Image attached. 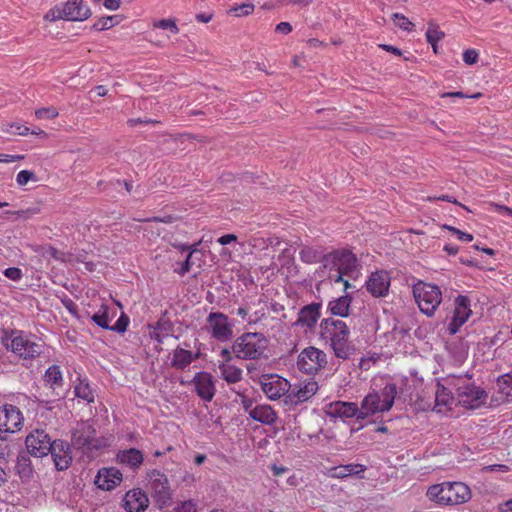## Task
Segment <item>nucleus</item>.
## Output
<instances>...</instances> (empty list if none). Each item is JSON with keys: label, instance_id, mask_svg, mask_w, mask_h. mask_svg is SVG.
Returning a JSON list of instances; mask_svg holds the SVG:
<instances>
[{"label": "nucleus", "instance_id": "6", "mask_svg": "<svg viewBox=\"0 0 512 512\" xmlns=\"http://www.w3.org/2000/svg\"><path fill=\"white\" fill-rule=\"evenodd\" d=\"M413 296L420 311L433 316L442 302V292L437 285L418 281L413 286Z\"/></svg>", "mask_w": 512, "mask_h": 512}, {"label": "nucleus", "instance_id": "8", "mask_svg": "<svg viewBox=\"0 0 512 512\" xmlns=\"http://www.w3.org/2000/svg\"><path fill=\"white\" fill-rule=\"evenodd\" d=\"M455 405V398L452 392L440 382L436 383L433 400L425 401L423 398L418 403V408L424 411L431 410L438 414L447 415Z\"/></svg>", "mask_w": 512, "mask_h": 512}, {"label": "nucleus", "instance_id": "37", "mask_svg": "<svg viewBox=\"0 0 512 512\" xmlns=\"http://www.w3.org/2000/svg\"><path fill=\"white\" fill-rule=\"evenodd\" d=\"M119 23V16H106L100 18L96 23L93 24L92 29L96 31L107 30Z\"/></svg>", "mask_w": 512, "mask_h": 512}, {"label": "nucleus", "instance_id": "34", "mask_svg": "<svg viewBox=\"0 0 512 512\" xmlns=\"http://www.w3.org/2000/svg\"><path fill=\"white\" fill-rule=\"evenodd\" d=\"M221 377L229 384H235L242 379V370L234 365L222 363L219 365Z\"/></svg>", "mask_w": 512, "mask_h": 512}, {"label": "nucleus", "instance_id": "54", "mask_svg": "<svg viewBox=\"0 0 512 512\" xmlns=\"http://www.w3.org/2000/svg\"><path fill=\"white\" fill-rule=\"evenodd\" d=\"M11 133L16 135L25 136L29 133V128L26 126H22L19 124H13L11 125Z\"/></svg>", "mask_w": 512, "mask_h": 512}, {"label": "nucleus", "instance_id": "10", "mask_svg": "<svg viewBox=\"0 0 512 512\" xmlns=\"http://www.w3.org/2000/svg\"><path fill=\"white\" fill-rule=\"evenodd\" d=\"M458 403L468 409H476L484 405L487 393L473 383H465L457 388Z\"/></svg>", "mask_w": 512, "mask_h": 512}, {"label": "nucleus", "instance_id": "57", "mask_svg": "<svg viewBox=\"0 0 512 512\" xmlns=\"http://www.w3.org/2000/svg\"><path fill=\"white\" fill-rule=\"evenodd\" d=\"M492 206L498 213L512 216V208L496 203H493Z\"/></svg>", "mask_w": 512, "mask_h": 512}, {"label": "nucleus", "instance_id": "30", "mask_svg": "<svg viewBox=\"0 0 512 512\" xmlns=\"http://www.w3.org/2000/svg\"><path fill=\"white\" fill-rule=\"evenodd\" d=\"M363 466L358 464L341 465L327 469V474L333 478H345L363 472Z\"/></svg>", "mask_w": 512, "mask_h": 512}, {"label": "nucleus", "instance_id": "44", "mask_svg": "<svg viewBox=\"0 0 512 512\" xmlns=\"http://www.w3.org/2000/svg\"><path fill=\"white\" fill-rule=\"evenodd\" d=\"M301 259L306 263H314L319 259V254L317 251L311 248L302 249L300 252Z\"/></svg>", "mask_w": 512, "mask_h": 512}, {"label": "nucleus", "instance_id": "63", "mask_svg": "<svg viewBox=\"0 0 512 512\" xmlns=\"http://www.w3.org/2000/svg\"><path fill=\"white\" fill-rule=\"evenodd\" d=\"M196 19L199 22L208 23L212 19V15H207V14H204V13H199V14L196 15Z\"/></svg>", "mask_w": 512, "mask_h": 512}, {"label": "nucleus", "instance_id": "49", "mask_svg": "<svg viewBox=\"0 0 512 512\" xmlns=\"http://www.w3.org/2000/svg\"><path fill=\"white\" fill-rule=\"evenodd\" d=\"M478 60V53L474 49H467L463 53V61L468 64L472 65L475 64Z\"/></svg>", "mask_w": 512, "mask_h": 512}, {"label": "nucleus", "instance_id": "56", "mask_svg": "<svg viewBox=\"0 0 512 512\" xmlns=\"http://www.w3.org/2000/svg\"><path fill=\"white\" fill-rule=\"evenodd\" d=\"M276 31L282 34H288L292 31V26L288 22H280L276 26Z\"/></svg>", "mask_w": 512, "mask_h": 512}, {"label": "nucleus", "instance_id": "59", "mask_svg": "<svg viewBox=\"0 0 512 512\" xmlns=\"http://www.w3.org/2000/svg\"><path fill=\"white\" fill-rule=\"evenodd\" d=\"M236 240H237V237L234 234H226V235L221 236L218 239V242L221 245H227V244H230L231 242H234Z\"/></svg>", "mask_w": 512, "mask_h": 512}, {"label": "nucleus", "instance_id": "50", "mask_svg": "<svg viewBox=\"0 0 512 512\" xmlns=\"http://www.w3.org/2000/svg\"><path fill=\"white\" fill-rule=\"evenodd\" d=\"M4 275L13 281H18L21 279L23 274H22L21 269H19L17 267H9V268L5 269Z\"/></svg>", "mask_w": 512, "mask_h": 512}, {"label": "nucleus", "instance_id": "9", "mask_svg": "<svg viewBox=\"0 0 512 512\" xmlns=\"http://www.w3.org/2000/svg\"><path fill=\"white\" fill-rule=\"evenodd\" d=\"M152 497L159 508L168 506L172 500V490L167 476L159 470L148 472Z\"/></svg>", "mask_w": 512, "mask_h": 512}, {"label": "nucleus", "instance_id": "40", "mask_svg": "<svg viewBox=\"0 0 512 512\" xmlns=\"http://www.w3.org/2000/svg\"><path fill=\"white\" fill-rule=\"evenodd\" d=\"M380 356L376 352H368L364 355L359 362V367L362 370H369L373 364L379 360Z\"/></svg>", "mask_w": 512, "mask_h": 512}, {"label": "nucleus", "instance_id": "2", "mask_svg": "<svg viewBox=\"0 0 512 512\" xmlns=\"http://www.w3.org/2000/svg\"><path fill=\"white\" fill-rule=\"evenodd\" d=\"M427 497L441 506H453L466 503L471 499V490L463 482H442L430 486Z\"/></svg>", "mask_w": 512, "mask_h": 512}, {"label": "nucleus", "instance_id": "38", "mask_svg": "<svg viewBox=\"0 0 512 512\" xmlns=\"http://www.w3.org/2000/svg\"><path fill=\"white\" fill-rule=\"evenodd\" d=\"M75 395L88 403L94 401V392L88 383L80 382L75 387Z\"/></svg>", "mask_w": 512, "mask_h": 512}, {"label": "nucleus", "instance_id": "1", "mask_svg": "<svg viewBox=\"0 0 512 512\" xmlns=\"http://www.w3.org/2000/svg\"><path fill=\"white\" fill-rule=\"evenodd\" d=\"M358 267L355 255L345 249L335 250L322 257V276L327 273V279L334 283H343V291L350 284L343 276L354 272Z\"/></svg>", "mask_w": 512, "mask_h": 512}, {"label": "nucleus", "instance_id": "24", "mask_svg": "<svg viewBox=\"0 0 512 512\" xmlns=\"http://www.w3.org/2000/svg\"><path fill=\"white\" fill-rule=\"evenodd\" d=\"M149 499L140 489L130 490L124 497V507L128 512H142L148 507Z\"/></svg>", "mask_w": 512, "mask_h": 512}, {"label": "nucleus", "instance_id": "64", "mask_svg": "<svg viewBox=\"0 0 512 512\" xmlns=\"http://www.w3.org/2000/svg\"><path fill=\"white\" fill-rule=\"evenodd\" d=\"M444 251H446L449 255H456L458 253V247L447 244L444 246Z\"/></svg>", "mask_w": 512, "mask_h": 512}, {"label": "nucleus", "instance_id": "20", "mask_svg": "<svg viewBox=\"0 0 512 512\" xmlns=\"http://www.w3.org/2000/svg\"><path fill=\"white\" fill-rule=\"evenodd\" d=\"M49 453L53 458L55 468L59 471L66 470L72 463L70 444L64 440H54Z\"/></svg>", "mask_w": 512, "mask_h": 512}, {"label": "nucleus", "instance_id": "42", "mask_svg": "<svg viewBox=\"0 0 512 512\" xmlns=\"http://www.w3.org/2000/svg\"><path fill=\"white\" fill-rule=\"evenodd\" d=\"M129 322V317L125 313H122L116 323L111 325L110 330L117 333H124L127 330Z\"/></svg>", "mask_w": 512, "mask_h": 512}, {"label": "nucleus", "instance_id": "53", "mask_svg": "<svg viewBox=\"0 0 512 512\" xmlns=\"http://www.w3.org/2000/svg\"><path fill=\"white\" fill-rule=\"evenodd\" d=\"M96 3H103L109 10H117L120 6V0H93Z\"/></svg>", "mask_w": 512, "mask_h": 512}, {"label": "nucleus", "instance_id": "29", "mask_svg": "<svg viewBox=\"0 0 512 512\" xmlns=\"http://www.w3.org/2000/svg\"><path fill=\"white\" fill-rule=\"evenodd\" d=\"M198 355L193 356L192 352L180 347L173 351V358L171 365L176 369H185L191 362L196 359Z\"/></svg>", "mask_w": 512, "mask_h": 512}, {"label": "nucleus", "instance_id": "28", "mask_svg": "<svg viewBox=\"0 0 512 512\" xmlns=\"http://www.w3.org/2000/svg\"><path fill=\"white\" fill-rule=\"evenodd\" d=\"M117 457L121 463L131 468H138L144 460L142 452L135 448L121 451L118 453Z\"/></svg>", "mask_w": 512, "mask_h": 512}, {"label": "nucleus", "instance_id": "14", "mask_svg": "<svg viewBox=\"0 0 512 512\" xmlns=\"http://www.w3.org/2000/svg\"><path fill=\"white\" fill-rule=\"evenodd\" d=\"M211 336L218 341L225 342L233 336L232 325L228 317L221 312H211L207 317Z\"/></svg>", "mask_w": 512, "mask_h": 512}, {"label": "nucleus", "instance_id": "61", "mask_svg": "<svg viewBox=\"0 0 512 512\" xmlns=\"http://www.w3.org/2000/svg\"><path fill=\"white\" fill-rule=\"evenodd\" d=\"M484 470L486 471H500V472H507L508 467L506 465H489L484 467Z\"/></svg>", "mask_w": 512, "mask_h": 512}, {"label": "nucleus", "instance_id": "22", "mask_svg": "<svg viewBox=\"0 0 512 512\" xmlns=\"http://www.w3.org/2000/svg\"><path fill=\"white\" fill-rule=\"evenodd\" d=\"M193 383L196 393L201 399L208 402L213 399L216 388L210 373L204 371L196 373L193 378Z\"/></svg>", "mask_w": 512, "mask_h": 512}, {"label": "nucleus", "instance_id": "39", "mask_svg": "<svg viewBox=\"0 0 512 512\" xmlns=\"http://www.w3.org/2000/svg\"><path fill=\"white\" fill-rule=\"evenodd\" d=\"M444 38V32L434 23H429L426 31V39L428 43L439 42Z\"/></svg>", "mask_w": 512, "mask_h": 512}, {"label": "nucleus", "instance_id": "25", "mask_svg": "<svg viewBox=\"0 0 512 512\" xmlns=\"http://www.w3.org/2000/svg\"><path fill=\"white\" fill-rule=\"evenodd\" d=\"M319 309L320 303H312L304 306L298 314L296 324L306 327L309 330L314 328L317 323V319L320 316Z\"/></svg>", "mask_w": 512, "mask_h": 512}, {"label": "nucleus", "instance_id": "18", "mask_svg": "<svg viewBox=\"0 0 512 512\" xmlns=\"http://www.w3.org/2000/svg\"><path fill=\"white\" fill-rule=\"evenodd\" d=\"M391 284V276L385 270H377L372 272L368 277L365 285L367 291L373 297H386Z\"/></svg>", "mask_w": 512, "mask_h": 512}, {"label": "nucleus", "instance_id": "33", "mask_svg": "<svg viewBox=\"0 0 512 512\" xmlns=\"http://www.w3.org/2000/svg\"><path fill=\"white\" fill-rule=\"evenodd\" d=\"M15 469L22 481H29L33 477V467L29 456L21 454L17 457Z\"/></svg>", "mask_w": 512, "mask_h": 512}, {"label": "nucleus", "instance_id": "36", "mask_svg": "<svg viewBox=\"0 0 512 512\" xmlns=\"http://www.w3.org/2000/svg\"><path fill=\"white\" fill-rule=\"evenodd\" d=\"M497 387L502 395L512 397V374L500 376L497 379Z\"/></svg>", "mask_w": 512, "mask_h": 512}, {"label": "nucleus", "instance_id": "15", "mask_svg": "<svg viewBox=\"0 0 512 512\" xmlns=\"http://www.w3.org/2000/svg\"><path fill=\"white\" fill-rule=\"evenodd\" d=\"M472 315L471 300L466 295H459L455 299L453 317L448 325L450 334H456Z\"/></svg>", "mask_w": 512, "mask_h": 512}, {"label": "nucleus", "instance_id": "31", "mask_svg": "<svg viewBox=\"0 0 512 512\" xmlns=\"http://www.w3.org/2000/svg\"><path fill=\"white\" fill-rule=\"evenodd\" d=\"M44 381L53 391L62 388L63 377L60 367L58 365L50 366L45 372Z\"/></svg>", "mask_w": 512, "mask_h": 512}, {"label": "nucleus", "instance_id": "3", "mask_svg": "<svg viewBox=\"0 0 512 512\" xmlns=\"http://www.w3.org/2000/svg\"><path fill=\"white\" fill-rule=\"evenodd\" d=\"M71 445L83 454L92 456L94 452L107 447L108 441L104 437H98L96 429L88 421L80 422L71 432Z\"/></svg>", "mask_w": 512, "mask_h": 512}, {"label": "nucleus", "instance_id": "48", "mask_svg": "<svg viewBox=\"0 0 512 512\" xmlns=\"http://www.w3.org/2000/svg\"><path fill=\"white\" fill-rule=\"evenodd\" d=\"M34 178L35 174L33 172L28 170H22L17 174L16 182L19 186H24Z\"/></svg>", "mask_w": 512, "mask_h": 512}, {"label": "nucleus", "instance_id": "12", "mask_svg": "<svg viewBox=\"0 0 512 512\" xmlns=\"http://www.w3.org/2000/svg\"><path fill=\"white\" fill-rule=\"evenodd\" d=\"M52 443L53 441L49 434L42 429L32 431L25 440L28 453L39 458L49 454Z\"/></svg>", "mask_w": 512, "mask_h": 512}, {"label": "nucleus", "instance_id": "32", "mask_svg": "<svg viewBox=\"0 0 512 512\" xmlns=\"http://www.w3.org/2000/svg\"><path fill=\"white\" fill-rule=\"evenodd\" d=\"M350 304L351 298L349 296H340L339 298L329 302L328 309L333 315L346 317L349 313Z\"/></svg>", "mask_w": 512, "mask_h": 512}, {"label": "nucleus", "instance_id": "43", "mask_svg": "<svg viewBox=\"0 0 512 512\" xmlns=\"http://www.w3.org/2000/svg\"><path fill=\"white\" fill-rule=\"evenodd\" d=\"M443 228L452 232L458 240L460 241H463V242H470L473 240V235L472 234H469V233H466V232H463L453 226H450V225H443Z\"/></svg>", "mask_w": 512, "mask_h": 512}, {"label": "nucleus", "instance_id": "19", "mask_svg": "<svg viewBox=\"0 0 512 512\" xmlns=\"http://www.w3.org/2000/svg\"><path fill=\"white\" fill-rule=\"evenodd\" d=\"M298 369L307 375H316L320 369V350L310 346L305 348L298 356Z\"/></svg>", "mask_w": 512, "mask_h": 512}, {"label": "nucleus", "instance_id": "26", "mask_svg": "<svg viewBox=\"0 0 512 512\" xmlns=\"http://www.w3.org/2000/svg\"><path fill=\"white\" fill-rule=\"evenodd\" d=\"M250 418L264 425H273L278 417L270 405L260 404L251 409Z\"/></svg>", "mask_w": 512, "mask_h": 512}, {"label": "nucleus", "instance_id": "23", "mask_svg": "<svg viewBox=\"0 0 512 512\" xmlns=\"http://www.w3.org/2000/svg\"><path fill=\"white\" fill-rule=\"evenodd\" d=\"M122 481V474L116 468H103L99 470L95 484L101 490L110 491Z\"/></svg>", "mask_w": 512, "mask_h": 512}, {"label": "nucleus", "instance_id": "7", "mask_svg": "<svg viewBox=\"0 0 512 512\" xmlns=\"http://www.w3.org/2000/svg\"><path fill=\"white\" fill-rule=\"evenodd\" d=\"M324 329L331 333V347L338 358L347 359L353 352L348 343L349 330L342 320H322Z\"/></svg>", "mask_w": 512, "mask_h": 512}, {"label": "nucleus", "instance_id": "16", "mask_svg": "<svg viewBox=\"0 0 512 512\" xmlns=\"http://www.w3.org/2000/svg\"><path fill=\"white\" fill-rule=\"evenodd\" d=\"M262 391L271 399L276 400L285 395L290 389V383L278 375H263L260 380Z\"/></svg>", "mask_w": 512, "mask_h": 512}, {"label": "nucleus", "instance_id": "13", "mask_svg": "<svg viewBox=\"0 0 512 512\" xmlns=\"http://www.w3.org/2000/svg\"><path fill=\"white\" fill-rule=\"evenodd\" d=\"M7 347L24 360H31L42 353V345L30 341L17 332H12L11 342Z\"/></svg>", "mask_w": 512, "mask_h": 512}, {"label": "nucleus", "instance_id": "51", "mask_svg": "<svg viewBox=\"0 0 512 512\" xmlns=\"http://www.w3.org/2000/svg\"><path fill=\"white\" fill-rule=\"evenodd\" d=\"M196 251V248H194L187 256L186 260L182 263L181 268L179 270H176L179 275H185L191 268L192 262V254Z\"/></svg>", "mask_w": 512, "mask_h": 512}, {"label": "nucleus", "instance_id": "45", "mask_svg": "<svg viewBox=\"0 0 512 512\" xmlns=\"http://www.w3.org/2000/svg\"><path fill=\"white\" fill-rule=\"evenodd\" d=\"M154 27H158L161 29H169L173 34H177L179 32V28L176 23L172 19H162L158 22L154 23Z\"/></svg>", "mask_w": 512, "mask_h": 512}, {"label": "nucleus", "instance_id": "17", "mask_svg": "<svg viewBox=\"0 0 512 512\" xmlns=\"http://www.w3.org/2000/svg\"><path fill=\"white\" fill-rule=\"evenodd\" d=\"M21 411L14 405L6 404L0 408V431L1 433H14L23 425Z\"/></svg>", "mask_w": 512, "mask_h": 512}, {"label": "nucleus", "instance_id": "46", "mask_svg": "<svg viewBox=\"0 0 512 512\" xmlns=\"http://www.w3.org/2000/svg\"><path fill=\"white\" fill-rule=\"evenodd\" d=\"M35 115L39 119H53L58 115L55 108L47 107L36 110Z\"/></svg>", "mask_w": 512, "mask_h": 512}, {"label": "nucleus", "instance_id": "4", "mask_svg": "<svg viewBox=\"0 0 512 512\" xmlns=\"http://www.w3.org/2000/svg\"><path fill=\"white\" fill-rule=\"evenodd\" d=\"M396 394L397 387L394 383H387L381 392L373 391L369 393L362 400L358 419L389 411L394 404Z\"/></svg>", "mask_w": 512, "mask_h": 512}, {"label": "nucleus", "instance_id": "11", "mask_svg": "<svg viewBox=\"0 0 512 512\" xmlns=\"http://www.w3.org/2000/svg\"><path fill=\"white\" fill-rule=\"evenodd\" d=\"M90 15V8L83 5V0H68L63 8L52 11V20L83 21L89 18Z\"/></svg>", "mask_w": 512, "mask_h": 512}, {"label": "nucleus", "instance_id": "62", "mask_svg": "<svg viewBox=\"0 0 512 512\" xmlns=\"http://www.w3.org/2000/svg\"><path fill=\"white\" fill-rule=\"evenodd\" d=\"M498 509L500 512H512V499L499 504Z\"/></svg>", "mask_w": 512, "mask_h": 512}, {"label": "nucleus", "instance_id": "60", "mask_svg": "<svg viewBox=\"0 0 512 512\" xmlns=\"http://www.w3.org/2000/svg\"><path fill=\"white\" fill-rule=\"evenodd\" d=\"M271 471L274 476H280V475L284 474L285 472H287L288 468H286L284 466H277V465L273 464L271 466Z\"/></svg>", "mask_w": 512, "mask_h": 512}, {"label": "nucleus", "instance_id": "35", "mask_svg": "<svg viewBox=\"0 0 512 512\" xmlns=\"http://www.w3.org/2000/svg\"><path fill=\"white\" fill-rule=\"evenodd\" d=\"M115 316V312L110 315V309L106 305H102L100 309L91 317L93 322L103 329L110 330L111 318Z\"/></svg>", "mask_w": 512, "mask_h": 512}, {"label": "nucleus", "instance_id": "5", "mask_svg": "<svg viewBox=\"0 0 512 512\" xmlns=\"http://www.w3.org/2000/svg\"><path fill=\"white\" fill-rule=\"evenodd\" d=\"M268 343V339L261 333H244L234 341L232 352L239 359L266 358Z\"/></svg>", "mask_w": 512, "mask_h": 512}, {"label": "nucleus", "instance_id": "55", "mask_svg": "<svg viewBox=\"0 0 512 512\" xmlns=\"http://www.w3.org/2000/svg\"><path fill=\"white\" fill-rule=\"evenodd\" d=\"M23 158H24L23 155L0 154V163H11V162L22 160Z\"/></svg>", "mask_w": 512, "mask_h": 512}, {"label": "nucleus", "instance_id": "52", "mask_svg": "<svg viewBox=\"0 0 512 512\" xmlns=\"http://www.w3.org/2000/svg\"><path fill=\"white\" fill-rule=\"evenodd\" d=\"M194 504L191 501H185L180 506L174 508L173 512H194Z\"/></svg>", "mask_w": 512, "mask_h": 512}, {"label": "nucleus", "instance_id": "58", "mask_svg": "<svg viewBox=\"0 0 512 512\" xmlns=\"http://www.w3.org/2000/svg\"><path fill=\"white\" fill-rule=\"evenodd\" d=\"M48 254L56 260L65 261V254L56 248L50 247L48 250Z\"/></svg>", "mask_w": 512, "mask_h": 512}, {"label": "nucleus", "instance_id": "27", "mask_svg": "<svg viewBox=\"0 0 512 512\" xmlns=\"http://www.w3.org/2000/svg\"><path fill=\"white\" fill-rule=\"evenodd\" d=\"M318 382L315 380H305L300 383L297 388H294L291 392L296 398V403L305 402L309 400L318 391Z\"/></svg>", "mask_w": 512, "mask_h": 512}, {"label": "nucleus", "instance_id": "47", "mask_svg": "<svg viewBox=\"0 0 512 512\" xmlns=\"http://www.w3.org/2000/svg\"><path fill=\"white\" fill-rule=\"evenodd\" d=\"M254 5L251 3H243L237 7L231 9L232 12L235 13L236 16H246L253 12Z\"/></svg>", "mask_w": 512, "mask_h": 512}, {"label": "nucleus", "instance_id": "41", "mask_svg": "<svg viewBox=\"0 0 512 512\" xmlns=\"http://www.w3.org/2000/svg\"><path fill=\"white\" fill-rule=\"evenodd\" d=\"M393 20L396 26L404 31H411L414 27L413 23L403 14L394 13Z\"/></svg>", "mask_w": 512, "mask_h": 512}, {"label": "nucleus", "instance_id": "21", "mask_svg": "<svg viewBox=\"0 0 512 512\" xmlns=\"http://www.w3.org/2000/svg\"><path fill=\"white\" fill-rule=\"evenodd\" d=\"M324 413L332 419L345 420L356 416L358 418L359 408L357 404L352 402L336 401L325 406Z\"/></svg>", "mask_w": 512, "mask_h": 512}]
</instances>
